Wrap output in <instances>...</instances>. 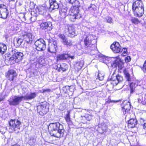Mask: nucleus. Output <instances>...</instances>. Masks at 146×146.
Here are the masks:
<instances>
[{
    "instance_id": "nucleus-1",
    "label": "nucleus",
    "mask_w": 146,
    "mask_h": 146,
    "mask_svg": "<svg viewBox=\"0 0 146 146\" xmlns=\"http://www.w3.org/2000/svg\"><path fill=\"white\" fill-rule=\"evenodd\" d=\"M48 129L50 134L52 136L58 138L63 136L64 130L63 125L59 122L50 123L48 126Z\"/></svg>"
},
{
    "instance_id": "nucleus-2",
    "label": "nucleus",
    "mask_w": 146,
    "mask_h": 146,
    "mask_svg": "<svg viewBox=\"0 0 146 146\" xmlns=\"http://www.w3.org/2000/svg\"><path fill=\"white\" fill-rule=\"evenodd\" d=\"M96 36L90 34H88L86 35V37L84 40V48L85 50L89 49L92 51L95 50L96 51V45L93 44H91L93 40H94L95 42L96 40L95 39Z\"/></svg>"
},
{
    "instance_id": "nucleus-3",
    "label": "nucleus",
    "mask_w": 146,
    "mask_h": 146,
    "mask_svg": "<svg viewBox=\"0 0 146 146\" xmlns=\"http://www.w3.org/2000/svg\"><path fill=\"white\" fill-rule=\"evenodd\" d=\"M70 19L72 21L74 22L76 19L80 18L81 15L79 13V8L76 7H71L69 12Z\"/></svg>"
},
{
    "instance_id": "nucleus-4",
    "label": "nucleus",
    "mask_w": 146,
    "mask_h": 146,
    "mask_svg": "<svg viewBox=\"0 0 146 146\" xmlns=\"http://www.w3.org/2000/svg\"><path fill=\"white\" fill-rule=\"evenodd\" d=\"M21 122L17 119L11 120L9 122V131L12 132L14 131H17V133L20 131L19 126Z\"/></svg>"
},
{
    "instance_id": "nucleus-5",
    "label": "nucleus",
    "mask_w": 146,
    "mask_h": 146,
    "mask_svg": "<svg viewBox=\"0 0 146 146\" xmlns=\"http://www.w3.org/2000/svg\"><path fill=\"white\" fill-rule=\"evenodd\" d=\"M48 106L47 103L43 102L40 103L37 107V111L40 115H43L48 111Z\"/></svg>"
},
{
    "instance_id": "nucleus-6",
    "label": "nucleus",
    "mask_w": 146,
    "mask_h": 146,
    "mask_svg": "<svg viewBox=\"0 0 146 146\" xmlns=\"http://www.w3.org/2000/svg\"><path fill=\"white\" fill-rule=\"evenodd\" d=\"M23 54L21 52L15 51L13 55L10 58V61L14 64L21 61L23 58Z\"/></svg>"
},
{
    "instance_id": "nucleus-7",
    "label": "nucleus",
    "mask_w": 146,
    "mask_h": 146,
    "mask_svg": "<svg viewBox=\"0 0 146 146\" xmlns=\"http://www.w3.org/2000/svg\"><path fill=\"white\" fill-rule=\"evenodd\" d=\"M23 98V96H11L8 100L9 104L11 106L18 105L24 99Z\"/></svg>"
},
{
    "instance_id": "nucleus-8",
    "label": "nucleus",
    "mask_w": 146,
    "mask_h": 146,
    "mask_svg": "<svg viewBox=\"0 0 146 146\" xmlns=\"http://www.w3.org/2000/svg\"><path fill=\"white\" fill-rule=\"evenodd\" d=\"M111 66L113 67H115L117 65L119 68L122 69L124 66V63L121 59H118L119 58L118 56L115 58H111Z\"/></svg>"
},
{
    "instance_id": "nucleus-9",
    "label": "nucleus",
    "mask_w": 146,
    "mask_h": 146,
    "mask_svg": "<svg viewBox=\"0 0 146 146\" xmlns=\"http://www.w3.org/2000/svg\"><path fill=\"white\" fill-rule=\"evenodd\" d=\"M35 44L36 46V49L38 51L44 50L46 48L45 42L42 38H40L36 40Z\"/></svg>"
},
{
    "instance_id": "nucleus-10",
    "label": "nucleus",
    "mask_w": 146,
    "mask_h": 146,
    "mask_svg": "<svg viewBox=\"0 0 146 146\" xmlns=\"http://www.w3.org/2000/svg\"><path fill=\"white\" fill-rule=\"evenodd\" d=\"M123 80L122 76L119 75L117 76L115 74H113L110 79V82L113 86H116L119 82L122 81Z\"/></svg>"
},
{
    "instance_id": "nucleus-11",
    "label": "nucleus",
    "mask_w": 146,
    "mask_h": 146,
    "mask_svg": "<svg viewBox=\"0 0 146 146\" xmlns=\"http://www.w3.org/2000/svg\"><path fill=\"white\" fill-rule=\"evenodd\" d=\"M8 14L6 6L3 4L0 5V17L5 19L7 18Z\"/></svg>"
},
{
    "instance_id": "nucleus-12",
    "label": "nucleus",
    "mask_w": 146,
    "mask_h": 146,
    "mask_svg": "<svg viewBox=\"0 0 146 146\" xmlns=\"http://www.w3.org/2000/svg\"><path fill=\"white\" fill-rule=\"evenodd\" d=\"M122 110L124 115L129 113L131 108V104L129 102L124 101L121 105Z\"/></svg>"
},
{
    "instance_id": "nucleus-13",
    "label": "nucleus",
    "mask_w": 146,
    "mask_h": 146,
    "mask_svg": "<svg viewBox=\"0 0 146 146\" xmlns=\"http://www.w3.org/2000/svg\"><path fill=\"white\" fill-rule=\"evenodd\" d=\"M58 49L57 41H54L48 44V51L51 53H55Z\"/></svg>"
},
{
    "instance_id": "nucleus-14",
    "label": "nucleus",
    "mask_w": 146,
    "mask_h": 146,
    "mask_svg": "<svg viewBox=\"0 0 146 146\" xmlns=\"http://www.w3.org/2000/svg\"><path fill=\"white\" fill-rule=\"evenodd\" d=\"M22 36L24 40L28 43L32 41L34 38V36L30 32H25Z\"/></svg>"
},
{
    "instance_id": "nucleus-15",
    "label": "nucleus",
    "mask_w": 146,
    "mask_h": 146,
    "mask_svg": "<svg viewBox=\"0 0 146 146\" xmlns=\"http://www.w3.org/2000/svg\"><path fill=\"white\" fill-rule=\"evenodd\" d=\"M110 48L114 53H118L120 52L121 47L117 42H114L110 46Z\"/></svg>"
},
{
    "instance_id": "nucleus-16",
    "label": "nucleus",
    "mask_w": 146,
    "mask_h": 146,
    "mask_svg": "<svg viewBox=\"0 0 146 146\" xmlns=\"http://www.w3.org/2000/svg\"><path fill=\"white\" fill-rule=\"evenodd\" d=\"M98 58L100 62H104L108 66L109 64V60L110 58L109 57L100 53L99 54Z\"/></svg>"
},
{
    "instance_id": "nucleus-17",
    "label": "nucleus",
    "mask_w": 146,
    "mask_h": 146,
    "mask_svg": "<svg viewBox=\"0 0 146 146\" xmlns=\"http://www.w3.org/2000/svg\"><path fill=\"white\" fill-rule=\"evenodd\" d=\"M66 29L68 32L69 36L71 37L74 36L76 35L75 30L73 26L70 25H67L66 27Z\"/></svg>"
},
{
    "instance_id": "nucleus-18",
    "label": "nucleus",
    "mask_w": 146,
    "mask_h": 146,
    "mask_svg": "<svg viewBox=\"0 0 146 146\" xmlns=\"http://www.w3.org/2000/svg\"><path fill=\"white\" fill-rule=\"evenodd\" d=\"M51 25L52 24L50 23L45 22L41 23L40 25V27L42 29H47L48 30L50 31L52 29L51 27Z\"/></svg>"
},
{
    "instance_id": "nucleus-19",
    "label": "nucleus",
    "mask_w": 146,
    "mask_h": 146,
    "mask_svg": "<svg viewBox=\"0 0 146 146\" xmlns=\"http://www.w3.org/2000/svg\"><path fill=\"white\" fill-rule=\"evenodd\" d=\"M133 11L135 15H136L138 16H141L143 15L144 12L143 6L141 7H138Z\"/></svg>"
},
{
    "instance_id": "nucleus-20",
    "label": "nucleus",
    "mask_w": 146,
    "mask_h": 146,
    "mask_svg": "<svg viewBox=\"0 0 146 146\" xmlns=\"http://www.w3.org/2000/svg\"><path fill=\"white\" fill-rule=\"evenodd\" d=\"M143 6L142 3L140 0H136L133 3L132 10H134L138 7H141Z\"/></svg>"
},
{
    "instance_id": "nucleus-21",
    "label": "nucleus",
    "mask_w": 146,
    "mask_h": 146,
    "mask_svg": "<svg viewBox=\"0 0 146 146\" xmlns=\"http://www.w3.org/2000/svg\"><path fill=\"white\" fill-rule=\"evenodd\" d=\"M50 8L52 9H58L59 8V5L55 0H49Z\"/></svg>"
},
{
    "instance_id": "nucleus-22",
    "label": "nucleus",
    "mask_w": 146,
    "mask_h": 146,
    "mask_svg": "<svg viewBox=\"0 0 146 146\" xmlns=\"http://www.w3.org/2000/svg\"><path fill=\"white\" fill-rule=\"evenodd\" d=\"M7 75L9 80L11 81H13L17 75L16 72L13 70H10L8 71Z\"/></svg>"
},
{
    "instance_id": "nucleus-23",
    "label": "nucleus",
    "mask_w": 146,
    "mask_h": 146,
    "mask_svg": "<svg viewBox=\"0 0 146 146\" xmlns=\"http://www.w3.org/2000/svg\"><path fill=\"white\" fill-rule=\"evenodd\" d=\"M137 121L135 118H132L128 121V127L129 128H133L137 123Z\"/></svg>"
},
{
    "instance_id": "nucleus-24",
    "label": "nucleus",
    "mask_w": 146,
    "mask_h": 146,
    "mask_svg": "<svg viewBox=\"0 0 146 146\" xmlns=\"http://www.w3.org/2000/svg\"><path fill=\"white\" fill-rule=\"evenodd\" d=\"M36 19V16H31L30 18H28L26 17L25 15L24 14L23 15V20L24 21L27 20L28 23H30L31 22H33L35 21Z\"/></svg>"
},
{
    "instance_id": "nucleus-25",
    "label": "nucleus",
    "mask_w": 146,
    "mask_h": 146,
    "mask_svg": "<svg viewBox=\"0 0 146 146\" xmlns=\"http://www.w3.org/2000/svg\"><path fill=\"white\" fill-rule=\"evenodd\" d=\"M138 101L139 103L146 105V94L140 95L138 98Z\"/></svg>"
},
{
    "instance_id": "nucleus-26",
    "label": "nucleus",
    "mask_w": 146,
    "mask_h": 146,
    "mask_svg": "<svg viewBox=\"0 0 146 146\" xmlns=\"http://www.w3.org/2000/svg\"><path fill=\"white\" fill-rule=\"evenodd\" d=\"M36 95L35 93H31L29 94H27L23 96L24 100H31L35 98Z\"/></svg>"
},
{
    "instance_id": "nucleus-27",
    "label": "nucleus",
    "mask_w": 146,
    "mask_h": 146,
    "mask_svg": "<svg viewBox=\"0 0 146 146\" xmlns=\"http://www.w3.org/2000/svg\"><path fill=\"white\" fill-rule=\"evenodd\" d=\"M7 47L5 44L0 43V53L2 54H4L6 51Z\"/></svg>"
},
{
    "instance_id": "nucleus-28",
    "label": "nucleus",
    "mask_w": 146,
    "mask_h": 146,
    "mask_svg": "<svg viewBox=\"0 0 146 146\" xmlns=\"http://www.w3.org/2000/svg\"><path fill=\"white\" fill-rule=\"evenodd\" d=\"M68 55L67 54H59L57 56V60L59 61L62 60L66 59L68 58Z\"/></svg>"
},
{
    "instance_id": "nucleus-29",
    "label": "nucleus",
    "mask_w": 146,
    "mask_h": 146,
    "mask_svg": "<svg viewBox=\"0 0 146 146\" xmlns=\"http://www.w3.org/2000/svg\"><path fill=\"white\" fill-rule=\"evenodd\" d=\"M137 84L135 83H131L130 84V94H132L134 92L135 88L137 86Z\"/></svg>"
},
{
    "instance_id": "nucleus-30",
    "label": "nucleus",
    "mask_w": 146,
    "mask_h": 146,
    "mask_svg": "<svg viewBox=\"0 0 146 146\" xmlns=\"http://www.w3.org/2000/svg\"><path fill=\"white\" fill-rule=\"evenodd\" d=\"M59 13L61 17L63 18H65L67 16V10L66 9H62L60 11Z\"/></svg>"
},
{
    "instance_id": "nucleus-31",
    "label": "nucleus",
    "mask_w": 146,
    "mask_h": 146,
    "mask_svg": "<svg viewBox=\"0 0 146 146\" xmlns=\"http://www.w3.org/2000/svg\"><path fill=\"white\" fill-rule=\"evenodd\" d=\"M124 74L125 75V79L127 81L129 82L131 80L130 75L126 70H124L123 71Z\"/></svg>"
},
{
    "instance_id": "nucleus-32",
    "label": "nucleus",
    "mask_w": 146,
    "mask_h": 146,
    "mask_svg": "<svg viewBox=\"0 0 146 146\" xmlns=\"http://www.w3.org/2000/svg\"><path fill=\"white\" fill-rule=\"evenodd\" d=\"M88 10L91 12L94 13L96 10V7L94 4H91L88 7Z\"/></svg>"
},
{
    "instance_id": "nucleus-33",
    "label": "nucleus",
    "mask_w": 146,
    "mask_h": 146,
    "mask_svg": "<svg viewBox=\"0 0 146 146\" xmlns=\"http://www.w3.org/2000/svg\"><path fill=\"white\" fill-rule=\"evenodd\" d=\"M63 43L64 45H66L68 47L72 45V41L71 40L67 38L63 42Z\"/></svg>"
},
{
    "instance_id": "nucleus-34",
    "label": "nucleus",
    "mask_w": 146,
    "mask_h": 146,
    "mask_svg": "<svg viewBox=\"0 0 146 146\" xmlns=\"http://www.w3.org/2000/svg\"><path fill=\"white\" fill-rule=\"evenodd\" d=\"M104 74L102 72L99 71L98 75V77L100 80H102L104 78Z\"/></svg>"
},
{
    "instance_id": "nucleus-35",
    "label": "nucleus",
    "mask_w": 146,
    "mask_h": 146,
    "mask_svg": "<svg viewBox=\"0 0 146 146\" xmlns=\"http://www.w3.org/2000/svg\"><path fill=\"white\" fill-rule=\"evenodd\" d=\"M35 139L33 137H30L29 141V143L30 145L32 146L35 145Z\"/></svg>"
},
{
    "instance_id": "nucleus-36",
    "label": "nucleus",
    "mask_w": 146,
    "mask_h": 146,
    "mask_svg": "<svg viewBox=\"0 0 146 146\" xmlns=\"http://www.w3.org/2000/svg\"><path fill=\"white\" fill-rule=\"evenodd\" d=\"M84 64V62L83 61H81L80 62H78L76 64V66L77 67L78 70L80 69L83 65Z\"/></svg>"
},
{
    "instance_id": "nucleus-37",
    "label": "nucleus",
    "mask_w": 146,
    "mask_h": 146,
    "mask_svg": "<svg viewBox=\"0 0 146 146\" xmlns=\"http://www.w3.org/2000/svg\"><path fill=\"white\" fill-rule=\"evenodd\" d=\"M131 22L135 24H138L140 23V21L137 18H134L131 20Z\"/></svg>"
},
{
    "instance_id": "nucleus-38",
    "label": "nucleus",
    "mask_w": 146,
    "mask_h": 146,
    "mask_svg": "<svg viewBox=\"0 0 146 146\" xmlns=\"http://www.w3.org/2000/svg\"><path fill=\"white\" fill-rule=\"evenodd\" d=\"M127 49L125 48H123L122 49H121L120 52H122L121 55L123 56H125L127 54Z\"/></svg>"
},
{
    "instance_id": "nucleus-39",
    "label": "nucleus",
    "mask_w": 146,
    "mask_h": 146,
    "mask_svg": "<svg viewBox=\"0 0 146 146\" xmlns=\"http://www.w3.org/2000/svg\"><path fill=\"white\" fill-rule=\"evenodd\" d=\"M81 119V122L85 124L87 123V120L85 116H82Z\"/></svg>"
},
{
    "instance_id": "nucleus-40",
    "label": "nucleus",
    "mask_w": 146,
    "mask_h": 146,
    "mask_svg": "<svg viewBox=\"0 0 146 146\" xmlns=\"http://www.w3.org/2000/svg\"><path fill=\"white\" fill-rule=\"evenodd\" d=\"M12 21L13 22V24L17 25H18V26H20L21 23L19 21L16 19H13Z\"/></svg>"
},
{
    "instance_id": "nucleus-41",
    "label": "nucleus",
    "mask_w": 146,
    "mask_h": 146,
    "mask_svg": "<svg viewBox=\"0 0 146 146\" xmlns=\"http://www.w3.org/2000/svg\"><path fill=\"white\" fill-rule=\"evenodd\" d=\"M59 36L60 37V38L62 40L63 43L66 39V37H65V36L63 35L59 34Z\"/></svg>"
},
{
    "instance_id": "nucleus-42",
    "label": "nucleus",
    "mask_w": 146,
    "mask_h": 146,
    "mask_svg": "<svg viewBox=\"0 0 146 146\" xmlns=\"http://www.w3.org/2000/svg\"><path fill=\"white\" fill-rule=\"evenodd\" d=\"M88 29L87 31L91 32L94 31L95 30L94 28L93 27H86Z\"/></svg>"
},
{
    "instance_id": "nucleus-43",
    "label": "nucleus",
    "mask_w": 146,
    "mask_h": 146,
    "mask_svg": "<svg viewBox=\"0 0 146 146\" xmlns=\"http://www.w3.org/2000/svg\"><path fill=\"white\" fill-rule=\"evenodd\" d=\"M85 116L87 121H90L92 119V116L89 114H86Z\"/></svg>"
},
{
    "instance_id": "nucleus-44",
    "label": "nucleus",
    "mask_w": 146,
    "mask_h": 146,
    "mask_svg": "<svg viewBox=\"0 0 146 146\" xmlns=\"http://www.w3.org/2000/svg\"><path fill=\"white\" fill-rule=\"evenodd\" d=\"M17 39V45L18 46H20L21 45L23 41V39L21 38H19L18 39Z\"/></svg>"
},
{
    "instance_id": "nucleus-45",
    "label": "nucleus",
    "mask_w": 146,
    "mask_h": 146,
    "mask_svg": "<svg viewBox=\"0 0 146 146\" xmlns=\"http://www.w3.org/2000/svg\"><path fill=\"white\" fill-rule=\"evenodd\" d=\"M141 69L144 72H146V60H145Z\"/></svg>"
},
{
    "instance_id": "nucleus-46",
    "label": "nucleus",
    "mask_w": 146,
    "mask_h": 146,
    "mask_svg": "<svg viewBox=\"0 0 146 146\" xmlns=\"http://www.w3.org/2000/svg\"><path fill=\"white\" fill-rule=\"evenodd\" d=\"M20 26H18V25H13V28L12 29V30L17 31L18 30Z\"/></svg>"
},
{
    "instance_id": "nucleus-47",
    "label": "nucleus",
    "mask_w": 146,
    "mask_h": 146,
    "mask_svg": "<svg viewBox=\"0 0 146 146\" xmlns=\"http://www.w3.org/2000/svg\"><path fill=\"white\" fill-rule=\"evenodd\" d=\"M125 60L126 62H129L131 61V58L130 56H127L125 58Z\"/></svg>"
},
{
    "instance_id": "nucleus-48",
    "label": "nucleus",
    "mask_w": 146,
    "mask_h": 146,
    "mask_svg": "<svg viewBox=\"0 0 146 146\" xmlns=\"http://www.w3.org/2000/svg\"><path fill=\"white\" fill-rule=\"evenodd\" d=\"M65 119L67 122H69L70 121V116L68 114L66 115Z\"/></svg>"
},
{
    "instance_id": "nucleus-49",
    "label": "nucleus",
    "mask_w": 146,
    "mask_h": 146,
    "mask_svg": "<svg viewBox=\"0 0 146 146\" xmlns=\"http://www.w3.org/2000/svg\"><path fill=\"white\" fill-rule=\"evenodd\" d=\"M143 129L146 130V119L145 120L144 123L143 124Z\"/></svg>"
},
{
    "instance_id": "nucleus-50",
    "label": "nucleus",
    "mask_w": 146,
    "mask_h": 146,
    "mask_svg": "<svg viewBox=\"0 0 146 146\" xmlns=\"http://www.w3.org/2000/svg\"><path fill=\"white\" fill-rule=\"evenodd\" d=\"M65 70V69L63 68L62 66H61V67L60 68H59L58 69V71L59 72L61 71H64Z\"/></svg>"
},
{
    "instance_id": "nucleus-51",
    "label": "nucleus",
    "mask_w": 146,
    "mask_h": 146,
    "mask_svg": "<svg viewBox=\"0 0 146 146\" xmlns=\"http://www.w3.org/2000/svg\"><path fill=\"white\" fill-rule=\"evenodd\" d=\"M68 58H71V59H74L75 58V56L74 55L73 56H71L70 54H68Z\"/></svg>"
},
{
    "instance_id": "nucleus-52",
    "label": "nucleus",
    "mask_w": 146,
    "mask_h": 146,
    "mask_svg": "<svg viewBox=\"0 0 146 146\" xmlns=\"http://www.w3.org/2000/svg\"><path fill=\"white\" fill-rule=\"evenodd\" d=\"M61 67V65L60 64H58L57 65V68L56 69L58 70V69L59 68H60Z\"/></svg>"
},
{
    "instance_id": "nucleus-53",
    "label": "nucleus",
    "mask_w": 146,
    "mask_h": 146,
    "mask_svg": "<svg viewBox=\"0 0 146 146\" xmlns=\"http://www.w3.org/2000/svg\"><path fill=\"white\" fill-rule=\"evenodd\" d=\"M145 120H144L142 118H141L140 119V122L141 123V124H142L143 125V124L144 123V122Z\"/></svg>"
},
{
    "instance_id": "nucleus-54",
    "label": "nucleus",
    "mask_w": 146,
    "mask_h": 146,
    "mask_svg": "<svg viewBox=\"0 0 146 146\" xmlns=\"http://www.w3.org/2000/svg\"><path fill=\"white\" fill-rule=\"evenodd\" d=\"M44 91H45V92H46L47 93L51 92V90L48 89H45Z\"/></svg>"
},
{
    "instance_id": "nucleus-55",
    "label": "nucleus",
    "mask_w": 146,
    "mask_h": 146,
    "mask_svg": "<svg viewBox=\"0 0 146 146\" xmlns=\"http://www.w3.org/2000/svg\"><path fill=\"white\" fill-rule=\"evenodd\" d=\"M118 101H118L111 100L110 99V103H115L116 102H118Z\"/></svg>"
},
{
    "instance_id": "nucleus-56",
    "label": "nucleus",
    "mask_w": 146,
    "mask_h": 146,
    "mask_svg": "<svg viewBox=\"0 0 146 146\" xmlns=\"http://www.w3.org/2000/svg\"><path fill=\"white\" fill-rule=\"evenodd\" d=\"M70 3H73L75 1V0H67Z\"/></svg>"
},
{
    "instance_id": "nucleus-57",
    "label": "nucleus",
    "mask_w": 146,
    "mask_h": 146,
    "mask_svg": "<svg viewBox=\"0 0 146 146\" xmlns=\"http://www.w3.org/2000/svg\"><path fill=\"white\" fill-rule=\"evenodd\" d=\"M11 146H20L18 144H16L15 145H12Z\"/></svg>"
},
{
    "instance_id": "nucleus-58",
    "label": "nucleus",
    "mask_w": 146,
    "mask_h": 146,
    "mask_svg": "<svg viewBox=\"0 0 146 146\" xmlns=\"http://www.w3.org/2000/svg\"><path fill=\"white\" fill-rule=\"evenodd\" d=\"M45 90V89H43L41 90L40 91V92L42 93H43L45 92V91H44Z\"/></svg>"
},
{
    "instance_id": "nucleus-59",
    "label": "nucleus",
    "mask_w": 146,
    "mask_h": 146,
    "mask_svg": "<svg viewBox=\"0 0 146 146\" xmlns=\"http://www.w3.org/2000/svg\"><path fill=\"white\" fill-rule=\"evenodd\" d=\"M100 128H99V129H97V130L98 131V132H99V133H102L103 132H101V131H100Z\"/></svg>"
},
{
    "instance_id": "nucleus-60",
    "label": "nucleus",
    "mask_w": 146,
    "mask_h": 146,
    "mask_svg": "<svg viewBox=\"0 0 146 146\" xmlns=\"http://www.w3.org/2000/svg\"><path fill=\"white\" fill-rule=\"evenodd\" d=\"M143 26L146 29V22H145L143 25Z\"/></svg>"
},
{
    "instance_id": "nucleus-61",
    "label": "nucleus",
    "mask_w": 146,
    "mask_h": 146,
    "mask_svg": "<svg viewBox=\"0 0 146 146\" xmlns=\"http://www.w3.org/2000/svg\"><path fill=\"white\" fill-rule=\"evenodd\" d=\"M45 53H44V56H48V54L47 53H46V54H45Z\"/></svg>"
},
{
    "instance_id": "nucleus-62",
    "label": "nucleus",
    "mask_w": 146,
    "mask_h": 146,
    "mask_svg": "<svg viewBox=\"0 0 146 146\" xmlns=\"http://www.w3.org/2000/svg\"><path fill=\"white\" fill-rule=\"evenodd\" d=\"M81 45L80 44H79L77 45V47H81Z\"/></svg>"
},
{
    "instance_id": "nucleus-63",
    "label": "nucleus",
    "mask_w": 146,
    "mask_h": 146,
    "mask_svg": "<svg viewBox=\"0 0 146 146\" xmlns=\"http://www.w3.org/2000/svg\"><path fill=\"white\" fill-rule=\"evenodd\" d=\"M39 63L40 64H42V63H41L40 62V61L39 60Z\"/></svg>"
},
{
    "instance_id": "nucleus-64",
    "label": "nucleus",
    "mask_w": 146,
    "mask_h": 146,
    "mask_svg": "<svg viewBox=\"0 0 146 146\" xmlns=\"http://www.w3.org/2000/svg\"><path fill=\"white\" fill-rule=\"evenodd\" d=\"M111 20V18H110V23H111L112 22Z\"/></svg>"
}]
</instances>
